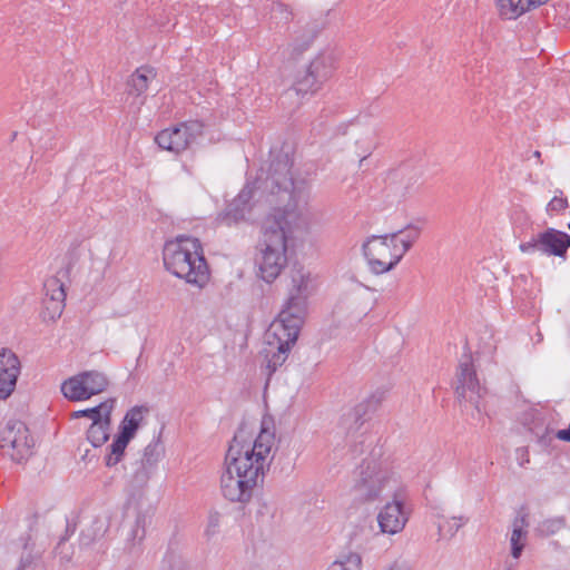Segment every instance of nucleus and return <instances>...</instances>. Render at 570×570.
Segmentation results:
<instances>
[{"instance_id": "nucleus-1", "label": "nucleus", "mask_w": 570, "mask_h": 570, "mask_svg": "<svg viewBox=\"0 0 570 570\" xmlns=\"http://www.w3.org/2000/svg\"><path fill=\"white\" fill-rule=\"evenodd\" d=\"M293 165V157L279 151L273 156L268 168L266 187L272 194H287L288 203L283 212L265 220L256 246L257 275L266 283H273L287 266V242L293 233L306 230L309 225L311 180L295 177Z\"/></svg>"}, {"instance_id": "nucleus-2", "label": "nucleus", "mask_w": 570, "mask_h": 570, "mask_svg": "<svg viewBox=\"0 0 570 570\" xmlns=\"http://www.w3.org/2000/svg\"><path fill=\"white\" fill-rule=\"evenodd\" d=\"M313 292L311 274L303 267L292 268L288 276L287 298L277 318L269 325L265 334V346L262 350L265 362L262 371L268 380L285 363L292 346L297 341L307 313L308 297Z\"/></svg>"}, {"instance_id": "nucleus-3", "label": "nucleus", "mask_w": 570, "mask_h": 570, "mask_svg": "<svg viewBox=\"0 0 570 570\" xmlns=\"http://www.w3.org/2000/svg\"><path fill=\"white\" fill-rule=\"evenodd\" d=\"M275 434L262 428L252 445H240L237 436L226 454L225 470L220 476V490L230 502L246 503L253 497L258 482H263L269 468Z\"/></svg>"}, {"instance_id": "nucleus-4", "label": "nucleus", "mask_w": 570, "mask_h": 570, "mask_svg": "<svg viewBox=\"0 0 570 570\" xmlns=\"http://www.w3.org/2000/svg\"><path fill=\"white\" fill-rule=\"evenodd\" d=\"M165 268L188 284L204 287L209 281V267L198 238L177 236L167 240L163 249Z\"/></svg>"}, {"instance_id": "nucleus-5", "label": "nucleus", "mask_w": 570, "mask_h": 570, "mask_svg": "<svg viewBox=\"0 0 570 570\" xmlns=\"http://www.w3.org/2000/svg\"><path fill=\"white\" fill-rule=\"evenodd\" d=\"M391 475V470L382 461L373 458L364 459L354 471L351 489L354 499L360 502L376 500L390 481Z\"/></svg>"}, {"instance_id": "nucleus-6", "label": "nucleus", "mask_w": 570, "mask_h": 570, "mask_svg": "<svg viewBox=\"0 0 570 570\" xmlns=\"http://www.w3.org/2000/svg\"><path fill=\"white\" fill-rule=\"evenodd\" d=\"M368 269L374 275L393 271L403 255L389 234L368 236L362 245Z\"/></svg>"}, {"instance_id": "nucleus-7", "label": "nucleus", "mask_w": 570, "mask_h": 570, "mask_svg": "<svg viewBox=\"0 0 570 570\" xmlns=\"http://www.w3.org/2000/svg\"><path fill=\"white\" fill-rule=\"evenodd\" d=\"M203 122L198 120L184 121L160 130L155 136V142L163 150L178 155L188 149L203 135Z\"/></svg>"}, {"instance_id": "nucleus-8", "label": "nucleus", "mask_w": 570, "mask_h": 570, "mask_svg": "<svg viewBox=\"0 0 570 570\" xmlns=\"http://www.w3.org/2000/svg\"><path fill=\"white\" fill-rule=\"evenodd\" d=\"M108 385L109 381L102 372L83 371L65 380L61 384V393L67 400L79 402L102 393Z\"/></svg>"}, {"instance_id": "nucleus-9", "label": "nucleus", "mask_w": 570, "mask_h": 570, "mask_svg": "<svg viewBox=\"0 0 570 570\" xmlns=\"http://www.w3.org/2000/svg\"><path fill=\"white\" fill-rule=\"evenodd\" d=\"M1 441L3 453L17 463H21L32 455L35 442L28 426L22 421L9 420L2 431Z\"/></svg>"}, {"instance_id": "nucleus-10", "label": "nucleus", "mask_w": 570, "mask_h": 570, "mask_svg": "<svg viewBox=\"0 0 570 570\" xmlns=\"http://www.w3.org/2000/svg\"><path fill=\"white\" fill-rule=\"evenodd\" d=\"M255 187L246 184L215 218L218 226L233 227L250 220Z\"/></svg>"}, {"instance_id": "nucleus-11", "label": "nucleus", "mask_w": 570, "mask_h": 570, "mask_svg": "<svg viewBox=\"0 0 570 570\" xmlns=\"http://www.w3.org/2000/svg\"><path fill=\"white\" fill-rule=\"evenodd\" d=\"M483 389L476 376L470 355H464L456 370L455 394L462 403H470L480 412Z\"/></svg>"}, {"instance_id": "nucleus-12", "label": "nucleus", "mask_w": 570, "mask_h": 570, "mask_svg": "<svg viewBox=\"0 0 570 570\" xmlns=\"http://www.w3.org/2000/svg\"><path fill=\"white\" fill-rule=\"evenodd\" d=\"M409 515L410 511L405 509L403 502L394 499L386 503L377 515L381 531L387 534L401 532L409 520Z\"/></svg>"}, {"instance_id": "nucleus-13", "label": "nucleus", "mask_w": 570, "mask_h": 570, "mask_svg": "<svg viewBox=\"0 0 570 570\" xmlns=\"http://www.w3.org/2000/svg\"><path fill=\"white\" fill-rule=\"evenodd\" d=\"M318 33L317 26L313 22L296 27L289 36V40L285 47L288 58L297 59L306 50L309 49Z\"/></svg>"}, {"instance_id": "nucleus-14", "label": "nucleus", "mask_w": 570, "mask_h": 570, "mask_svg": "<svg viewBox=\"0 0 570 570\" xmlns=\"http://www.w3.org/2000/svg\"><path fill=\"white\" fill-rule=\"evenodd\" d=\"M20 362L10 351L0 352V400H6L16 387Z\"/></svg>"}, {"instance_id": "nucleus-15", "label": "nucleus", "mask_w": 570, "mask_h": 570, "mask_svg": "<svg viewBox=\"0 0 570 570\" xmlns=\"http://www.w3.org/2000/svg\"><path fill=\"white\" fill-rule=\"evenodd\" d=\"M542 254L562 257L570 247V236L564 232L548 228L540 233Z\"/></svg>"}, {"instance_id": "nucleus-16", "label": "nucleus", "mask_w": 570, "mask_h": 570, "mask_svg": "<svg viewBox=\"0 0 570 570\" xmlns=\"http://www.w3.org/2000/svg\"><path fill=\"white\" fill-rule=\"evenodd\" d=\"M548 0H497L499 16L505 20H515L527 11L535 9Z\"/></svg>"}, {"instance_id": "nucleus-17", "label": "nucleus", "mask_w": 570, "mask_h": 570, "mask_svg": "<svg viewBox=\"0 0 570 570\" xmlns=\"http://www.w3.org/2000/svg\"><path fill=\"white\" fill-rule=\"evenodd\" d=\"M529 522L527 514H519L512 521V531L510 535L511 556L519 559L527 546Z\"/></svg>"}, {"instance_id": "nucleus-18", "label": "nucleus", "mask_w": 570, "mask_h": 570, "mask_svg": "<svg viewBox=\"0 0 570 570\" xmlns=\"http://www.w3.org/2000/svg\"><path fill=\"white\" fill-rule=\"evenodd\" d=\"M156 77L153 68L142 66L129 77L127 81V94L134 97H141L146 94L149 81Z\"/></svg>"}, {"instance_id": "nucleus-19", "label": "nucleus", "mask_w": 570, "mask_h": 570, "mask_svg": "<svg viewBox=\"0 0 570 570\" xmlns=\"http://www.w3.org/2000/svg\"><path fill=\"white\" fill-rule=\"evenodd\" d=\"M422 229L417 225L410 224L406 227L389 233L394 244L399 247V250L404 256L413 245L419 240Z\"/></svg>"}, {"instance_id": "nucleus-20", "label": "nucleus", "mask_w": 570, "mask_h": 570, "mask_svg": "<svg viewBox=\"0 0 570 570\" xmlns=\"http://www.w3.org/2000/svg\"><path fill=\"white\" fill-rule=\"evenodd\" d=\"M116 400L115 399H108L105 402H101L97 406L86 409V410H79L71 414L72 419H79V417H88L92 421V423H98L106 417L111 416L112 410L115 407Z\"/></svg>"}, {"instance_id": "nucleus-21", "label": "nucleus", "mask_w": 570, "mask_h": 570, "mask_svg": "<svg viewBox=\"0 0 570 570\" xmlns=\"http://www.w3.org/2000/svg\"><path fill=\"white\" fill-rule=\"evenodd\" d=\"M333 68L331 56L318 55L309 62L306 71L323 85L331 77Z\"/></svg>"}, {"instance_id": "nucleus-22", "label": "nucleus", "mask_w": 570, "mask_h": 570, "mask_svg": "<svg viewBox=\"0 0 570 570\" xmlns=\"http://www.w3.org/2000/svg\"><path fill=\"white\" fill-rule=\"evenodd\" d=\"M333 68L331 56L318 55L309 62L306 71L323 85L331 77Z\"/></svg>"}, {"instance_id": "nucleus-23", "label": "nucleus", "mask_w": 570, "mask_h": 570, "mask_svg": "<svg viewBox=\"0 0 570 570\" xmlns=\"http://www.w3.org/2000/svg\"><path fill=\"white\" fill-rule=\"evenodd\" d=\"M111 425V416L98 423H91L87 431V440L95 448L102 446L109 439V431Z\"/></svg>"}, {"instance_id": "nucleus-24", "label": "nucleus", "mask_w": 570, "mask_h": 570, "mask_svg": "<svg viewBox=\"0 0 570 570\" xmlns=\"http://www.w3.org/2000/svg\"><path fill=\"white\" fill-rule=\"evenodd\" d=\"M142 420V407L135 406L130 409L120 423L119 433L128 439H132Z\"/></svg>"}, {"instance_id": "nucleus-25", "label": "nucleus", "mask_w": 570, "mask_h": 570, "mask_svg": "<svg viewBox=\"0 0 570 570\" xmlns=\"http://www.w3.org/2000/svg\"><path fill=\"white\" fill-rule=\"evenodd\" d=\"M45 288L47 291L46 296H49V301L52 304L53 311L60 314L65 306L66 299L63 285L58 279L52 278L45 283Z\"/></svg>"}, {"instance_id": "nucleus-26", "label": "nucleus", "mask_w": 570, "mask_h": 570, "mask_svg": "<svg viewBox=\"0 0 570 570\" xmlns=\"http://www.w3.org/2000/svg\"><path fill=\"white\" fill-rule=\"evenodd\" d=\"M322 83L318 82L311 73L305 71L302 76H298L293 85V90L298 96L313 95L322 88Z\"/></svg>"}, {"instance_id": "nucleus-27", "label": "nucleus", "mask_w": 570, "mask_h": 570, "mask_svg": "<svg viewBox=\"0 0 570 570\" xmlns=\"http://www.w3.org/2000/svg\"><path fill=\"white\" fill-rule=\"evenodd\" d=\"M469 518L464 515L444 518L441 517L438 522V530L440 535L453 538L455 533L468 523Z\"/></svg>"}, {"instance_id": "nucleus-28", "label": "nucleus", "mask_w": 570, "mask_h": 570, "mask_svg": "<svg viewBox=\"0 0 570 570\" xmlns=\"http://www.w3.org/2000/svg\"><path fill=\"white\" fill-rule=\"evenodd\" d=\"M147 522L146 513L138 511L127 533V541L132 546L139 544L145 539Z\"/></svg>"}, {"instance_id": "nucleus-29", "label": "nucleus", "mask_w": 570, "mask_h": 570, "mask_svg": "<svg viewBox=\"0 0 570 570\" xmlns=\"http://www.w3.org/2000/svg\"><path fill=\"white\" fill-rule=\"evenodd\" d=\"M129 441L130 439L118 433L114 442L110 444V453L106 456L107 466H115L121 461Z\"/></svg>"}, {"instance_id": "nucleus-30", "label": "nucleus", "mask_w": 570, "mask_h": 570, "mask_svg": "<svg viewBox=\"0 0 570 570\" xmlns=\"http://www.w3.org/2000/svg\"><path fill=\"white\" fill-rule=\"evenodd\" d=\"M164 453V446L159 439L153 440L145 449L140 463L154 468Z\"/></svg>"}, {"instance_id": "nucleus-31", "label": "nucleus", "mask_w": 570, "mask_h": 570, "mask_svg": "<svg viewBox=\"0 0 570 570\" xmlns=\"http://www.w3.org/2000/svg\"><path fill=\"white\" fill-rule=\"evenodd\" d=\"M362 558L358 553H348L334 561L327 570H361Z\"/></svg>"}, {"instance_id": "nucleus-32", "label": "nucleus", "mask_w": 570, "mask_h": 570, "mask_svg": "<svg viewBox=\"0 0 570 570\" xmlns=\"http://www.w3.org/2000/svg\"><path fill=\"white\" fill-rule=\"evenodd\" d=\"M356 147L360 149L358 155L361 156L360 167L363 165V161L372 155V153L377 147V141L374 137V134H368L365 137L358 139L356 141Z\"/></svg>"}, {"instance_id": "nucleus-33", "label": "nucleus", "mask_w": 570, "mask_h": 570, "mask_svg": "<svg viewBox=\"0 0 570 570\" xmlns=\"http://www.w3.org/2000/svg\"><path fill=\"white\" fill-rule=\"evenodd\" d=\"M564 527L563 518H553L542 521L538 527V532L542 537H550L559 532Z\"/></svg>"}, {"instance_id": "nucleus-34", "label": "nucleus", "mask_w": 570, "mask_h": 570, "mask_svg": "<svg viewBox=\"0 0 570 570\" xmlns=\"http://www.w3.org/2000/svg\"><path fill=\"white\" fill-rule=\"evenodd\" d=\"M384 400V392L376 391L368 399L358 406L355 407V416H360L362 413H365L367 410L375 411Z\"/></svg>"}, {"instance_id": "nucleus-35", "label": "nucleus", "mask_w": 570, "mask_h": 570, "mask_svg": "<svg viewBox=\"0 0 570 570\" xmlns=\"http://www.w3.org/2000/svg\"><path fill=\"white\" fill-rule=\"evenodd\" d=\"M153 468L146 466L138 462V465L132 475V484L135 488H144L150 479Z\"/></svg>"}, {"instance_id": "nucleus-36", "label": "nucleus", "mask_w": 570, "mask_h": 570, "mask_svg": "<svg viewBox=\"0 0 570 570\" xmlns=\"http://www.w3.org/2000/svg\"><path fill=\"white\" fill-rule=\"evenodd\" d=\"M559 195H556L547 205V214L553 215L566 210L569 206L567 197L563 196L562 190H557Z\"/></svg>"}, {"instance_id": "nucleus-37", "label": "nucleus", "mask_w": 570, "mask_h": 570, "mask_svg": "<svg viewBox=\"0 0 570 570\" xmlns=\"http://www.w3.org/2000/svg\"><path fill=\"white\" fill-rule=\"evenodd\" d=\"M17 570H43L40 557L26 553L21 557L20 564Z\"/></svg>"}, {"instance_id": "nucleus-38", "label": "nucleus", "mask_w": 570, "mask_h": 570, "mask_svg": "<svg viewBox=\"0 0 570 570\" xmlns=\"http://www.w3.org/2000/svg\"><path fill=\"white\" fill-rule=\"evenodd\" d=\"M520 250L527 254L542 253V245L540 244V233L532 237L529 242L520 244Z\"/></svg>"}, {"instance_id": "nucleus-39", "label": "nucleus", "mask_w": 570, "mask_h": 570, "mask_svg": "<svg viewBox=\"0 0 570 570\" xmlns=\"http://www.w3.org/2000/svg\"><path fill=\"white\" fill-rule=\"evenodd\" d=\"M169 569L168 570H190V567L180 558H176L170 556L167 560Z\"/></svg>"}, {"instance_id": "nucleus-40", "label": "nucleus", "mask_w": 570, "mask_h": 570, "mask_svg": "<svg viewBox=\"0 0 570 570\" xmlns=\"http://www.w3.org/2000/svg\"><path fill=\"white\" fill-rule=\"evenodd\" d=\"M518 452H521L522 453V456H521V461H520V465L521 466H524L525 463H529L530 459H529V453L527 450H518Z\"/></svg>"}, {"instance_id": "nucleus-41", "label": "nucleus", "mask_w": 570, "mask_h": 570, "mask_svg": "<svg viewBox=\"0 0 570 570\" xmlns=\"http://www.w3.org/2000/svg\"><path fill=\"white\" fill-rule=\"evenodd\" d=\"M99 530H102L101 534L100 535H104V533L106 532L107 530V527L104 524V523H100L99 525Z\"/></svg>"}, {"instance_id": "nucleus-42", "label": "nucleus", "mask_w": 570, "mask_h": 570, "mask_svg": "<svg viewBox=\"0 0 570 570\" xmlns=\"http://www.w3.org/2000/svg\"><path fill=\"white\" fill-rule=\"evenodd\" d=\"M389 570H405V569L400 566H393Z\"/></svg>"}, {"instance_id": "nucleus-43", "label": "nucleus", "mask_w": 570, "mask_h": 570, "mask_svg": "<svg viewBox=\"0 0 570 570\" xmlns=\"http://www.w3.org/2000/svg\"><path fill=\"white\" fill-rule=\"evenodd\" d=\"M568 228L570 229V223L568 224Z\"/></svg>"}]
</instances>
